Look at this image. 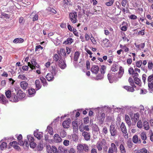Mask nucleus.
Instances as JSON below:
<instances>
[{
  "label": "nucleus",
  "mask_w": 153,
  "mask_h": 153,
  "mask_svg": "<svg viewBox=\"0 0 153 153\" xmlns=\"http://www.w3.org/2000/svg\"><path fill=\"white\" fill-rule=\"evenodd\" d=\"M76 148L77 153H85V152H87L89 150L88 146L85 144H78Z\"/></svg>",
  "instance_id": "obj_1"
},
{
  "label": "nucleus",
  "mask_w": 153,
  "mask_h": 153,
  "mask_svg": "<svg viewBox=\"0 0 153 153\" xmlns=\"http://www.w3.org/2000/svg\"><path fill=\"white\" fill-rule=\"evenodd\" d=\"M57 71V70L55 68H52L51 72L48 73L46 76V78L48 80V81L53 80L54 78V77L56 75Z\"/></svg>",
  "instance_id": "obj_2"
},
{
  "label": "nucleus",
  "mask_w": 153,
  "mask_h": 153,
  "mask_svg": "<svg viewBox=\"0 0 153 153\" xmlns=\"http://www.w3.org/2000/svg\"><path fill=\"white\" fill-rule=\"evenodd\" d=\"M69 16L70 19L73 23L74 24L76 22L77 18L76 13L74 12L70 13Z\"/></svg>",
  "instance_id": "obj_3"
},
{
  "label": "nucleus",
  "mask_w": 153,
  "mask_h": 153,
  "mask_svg": "<svg viewBox=\"0 0 153 153\" xmlns=\"http://www.w3.org/2000/svg\"><path fill=\"white\" fill-rule=\"evenodd\" d=\"M28 65L32 70L35 69V67L38 68L39 67V65L37 64L36 60L35 59H32L31 61V63L28 62Z\"/></svg>",
  "instance_id": "obj_4"
},
{
  "label": "nucleus",
  "mask_w": 153,
  "mask_h": 153,
  "mask_svg": "<svg viewBox=\"0 0 153 153\" xmlns=\"http://www.w3.org/2000/svg\"><path fill=\"white\" fill-rule=\"evenodd\" d=\"M105 144V141L104 139L101 141H99L97 144V147L99 151H101L102 149L103 146Z\"/></svg>",
  "instance_id": "obj_5"
},
{
  "label": "nucleus",
  "mask_w": 153,
  "mask_h": 153,
  "mask_svg": "<svg viewBox=\"0 0 153 153\" xmlns=\"http://www.w3.org/2000/svg\"><path fill=\"white\" fill-rule=\"evenodd\" d=\"M117 149L115 144L112 143L111 144V147L109 149L108 153H117Z\"/></svg>",
  "instance_id": "obj_6"
},
{
  "label": "nucleus",
  "mask_w": 153,
  "mask_h": 153,
  "mask_svg": "<svg viewBox=\"0 0 153 153\" xmlns=\"http://www.w3.org/2000/svg\"><path fill=\"white\" fill-rule=\"evenodd\" d=\"M79 130L81 132H83L84 130L89 131L90 129L88 125L85 126L82 123L79 127Z\"/></svg>",
  "instance_id": "obj_7"
},
{
  "label": "nucleus",
  "mask_w": 153,
  "mask_h": 153,
  "mask_svg": "<svg viewBox=\"0 0 153 153\" xmlns=\"http://www.w3.org/2000/svg\"><path fill=\"white\" fill-rule=\"evenodd\" d=\"M16 95H17L19 100L24 98L25 94L21 90H19L16 92Z\"/></svg>",
  "instance_id": "obj_8"
},
{
  "label": "nucleus",
  "mask_w": 153,
  "mask_h": 153,
  "mask_svg": "<svg viewBox=\"0 0 153 153\" xmlns=\"http://www.w3.org/2000/svg\"><path fill=\"white\" fill-rule=\"evenodd\" d=\"M34 135L39 140H40L42 138L43 136V134L42 132H39L38 131H34Z\"/></svg>",
  "instance_id": "obj_9"
},
{
  "label": "nucleus",
  "mask_w": 153,
  "mask_h": 153,
  "mask_svg": "<svg viewBox=\"0 0 153 153\" xmlns=\"http://www.w3.org/2000/svg\"><path fill=\"white\" fill-rule=\"evenodd\" d=\"M62 139L59 135L57 134H55L53 136V141L56 143L61 142Z\"/></svg>",
  "instance_id": "obj_10"
},
{
  "label": "nucleus",
  "mask_w": 153,
  "mask_h": 153,
  "mask_svg": "<svg viewBox=\"0 0 153 153\" xmlns=\"http://www.w3.org/2000/svg\"><path fill=\"white\" fill-rule=\"evenodd\" d=\"M10 100L13 102H16L19 101L16 93H12L11 94V97Z\"/></svg>",
  "instance_id": "obj_11"
},
{
  "label": "nucleus",
  "mask_w": 153,
  "mask_h": 153,
  "mask_svg": "<svg viewBox=\"0 0 153 153\" xmlns=\"http://www.w3.org/2000/svg\"><path fill=\"white\" fill-rule=\"evenodd\" d=\"M19 145L23 146L25 149H27L29 147V145L28 142L25 141L24 142L23 141H19Z\"/></svg>",
  "instance_id": "obj_12"
},
{
  "label": "nucleus",
  "mask_w": 153,
  "mask_h": 153,
  "mask_svg": "<svg viewBox=\"0 0 153 153\" xmlns=\"http://www.w3.org/2000/svg\"><path fill=\"white\" fill-rule=\"evenodd\" d=\"M59 62V65L61 68L62 69H64L66 67V64L63 59H60Z\"/></svg>",
  "instance_id": "obj_13"
},
{
  "label": "nucleus",
  "mask_w": 153,
  "mask_h": 153,
  "mask_svg": "<svg viewBox=\"0 0 153 153\" xmlns=\"http://www.w3.org/2000/svg\"><path fill=\"white\" fill-rule=\"evenodd\" d=\"M70 119H68L67 120H65L63 121L62 123V126L64 128H68L70 127Z\"/></svg>",
  "instance_id": "obj_14"
},
{
  "label": "nucleus",
  "mask_w": 153,
  "mask_h": 153,
  "mask_svg": "<svg viewBox=\"0 0 153 153\" xmlns=\"http://www.w3.org/2000/svg\"><path fill=\"white\" fill-rule=\"evenodd\" d=\"M20 85L22 89L25 90L28 88V84L26 82L22 81L20 82Z\"/></svg>",
  "instance_id": "obj_15"
},
{
  "label": "nucleus",
  "mask_w": 153,
  "mask_h": 153,
  "mask_svg": "<svg viewBox=\"0 0 153 153\" xmlns=\"http://www.w3.org/2000/svg\"><path fill=\"white\" fill-rule=\"evenodd\" d=\"M8 102V100L3 94L0 95V103L3 104H6Z\"/></svg>",
  "instance_id": "obj_16"
},
{
  "label": "nucleus",
  "mask_w": 153,
  "mask_h": 153,
  "mask_svg": "<svg viewBox=\"0 0 153 153\" xmlns=\"http://www.w3.org/2000/svg\"><path fill=\"white\" fill-rule=\"evenodd\" d=\"M110 131L111 136H114L116 134V131L115 128V126L113 125L110 126Z\"/></svg>",
  "instance_id": "obj_17"
},
{
  "label": "nucleus",
  "mask_w": 153,
  "mask_h": 153,
  "mask_svg": "<svg viewBox=\"0 0 153 153\" xmlns=\"http://www.w3.org/2000/svg\"><path fill=\"white\" fill-rule=\"evenodd\" d=\"M105 117V114L104 113L97 115L96 117L97 119L99 120L100 121L102 122L104 120Z\"/></svg>",
  "instance_id": "obj_18"
},
{
  "label": "nucleus",
  "mask_w": 153,
  "mask_h": 153,
  "mask_svg": "<svg viewBox=\"0 0 153 153\" xmlns=\"http://www.w3.org/2000/svg\"><path fill=\"white\" fill-rule=\"evenodd\" d=\"M136 86L134 85V86L132 87H130L128 86H123V88L125 89H126L128 91H129L131 92H133L134 91V88H135Z\"/></svg>",
  "instance_id": "obj_19"
},
{
  "label": "nucleus",
  "mask_w": 153,
  "mask_h": 153,
  "mask_svg": "<svg viewBox=\"0 0 153 153\" xmlns=\"http://www.w3.org/2000/svg\"><path fill=\"white\" fill-rule=\"evenodd\" d=\"M99 71V68L97 65H93L91 68V71L93 73L97 74Z\"/></svg>",
  "instance_id": "obj_20"
},
{
  "label": "nucleus",
  "mask_w": 153,
  "mask_h": 153,
  "mask_svg": "<svg viewBox=\"0 0 153 153\" xmlns=\"http://www.w3.org/2000/svg\"><path fill=\"white\" fill-rule=\"evenodd\" d=\"M72 125L73 127V131L76 132L78 131V126L77 121H73L72 122Z\"/></svg>",
  "instance_id": "obj_21"
},
{
  "label": "nucleus",
  "mask_w": 153,
  "mask_h": 153,
  "mask_svg": "<svg viewBox=\"0 0 153 153\" xmlns=\"http://www.w3.org/2000/svg\"><path fill=\"white\" fill-rule=\"evenodd\" d=\"M82 134L86 140L88 141L90 140V136L89 133L86 131H83L82 133Z\"/></svg>",
  "instance_id": "obj_22"
},
{
  "label": "nucleus",
  "mask_w": 153,
  "mask_h": 153,
  "mask_svg": "<svg viewBox=\"0 0 153 153\" xmlns=\"http://www.w3.org/2000/svg\"><path fill=\"white\" fill-rule=\"evenodd\" d=\"M28 92L30 97L34 96L36 93L35 89L32 88L28 89Z\"/></svg>",
  "instance_id": "obj_23"
},
{
  "label": "nucleus",
  "mask_w": 153,
  "mask_h": 153,
  "mask_svg": "<svg viewBox=\"0 0 153 153\" xmlns=\"http://www.w3.org/2000/svg\"><path fill=\"white\" fill-rule=\"evenodd\" d=\"M132 140L135 143H140L141 142V140L138 139V136L137 135H134L133 137Z\"/></svg>",
  "instance_id": "obj_24"
},
{
  "label": "nucleus",
  "mask_w": 153,
  "mask_h": 153,
  "mask_svg": "<svg viewBox=\"0 0 153 153\" xmlns=\"http://www.w3.org/2000/svg\"><path fill=\"white\" fill-rule=\"evenodd\" d=\"M119 148L121 153H126V152L124 143L121 144L120 145Z\"/></svg>",
  "instance_id": "obj_25"
},
{
  "label": "nucleus",
  "mask_w": 153,
  "mask_h": 153,
  "mask_svg": "<svg viewBox=\"0 0 153 153\" xmlns=\"http://www.w3.org/2000/svg\"><path fill=\"white\" fill-rule=\"evenodd\" d=\"M24 41V39L22 38H16L13 40V42L16 44L21 43L23 42Z\"/></svg>",
  "instance_id": "obj_26"
},
{
  "label": "nucleus",
  "mask_w": 153,
  "mask_h": 153,
  "mask_svg": "<svg viewBox=\"0 0 153 153\" xmlns=\"http://www.w3.org/2000/svg\"><path fill=\"white\" fill-rule=\"evenodd\" d=\"M108 39L105 38L103 40L102 45L105 47H108L109 46L108 44Z\"/></svg>",
  "instance_id": "obj_27"
},
{
  "label": "nucleus",
  "mask_w": 153,
  "mask_h": 153,
  "mask_svg": "<svg viewBox=\"0 0 153 153\" xmlns=\"http://www.w3.org/2000/svg\"><path fill=\"white\" fill-rule=\"evenodd\" d=\"M127 24L125 22H123L122 24V26L120 27L121 30L123 31H125L127 30V28L126 26Z\"/></svg>",
  "instance_id": "obj_28"
},
{
  "label": "nucleus",
  "mask_w": 153,
  "mask_h": 153,
  "mask_svg": "<svg viewBox=\"0 0 153 153\" xmlns=\"http://www.w3.org/2000/svg\"><path fill=\"white\" fill-rule=\"evenodd\" d=\"M125 118L126 123L129 126H130L131 125V122L129 116L128 115L126 114Z\"/></svg>",
  "instance_id": "obj_29"
},
{
  "label": "nucleus",
  "mask_w": 153,
  "mask_h": 153,
  "mask_svg": "<svg viewBox=\"0 0 153 153\" xmlns=\"http://www.w3.org/2000/svg\"><path fill=\"white\" fill-rule=\"evenodd\" d=\"M59 153H67V149L62 146H59L58 147Z\"/></svg>",
  "instance_id": "obj_30"
},
{
  "label": "nucleus",
  "mask_w": 153,
  "mask_h": 153,
  "mask_svg": "<svg viewBox=\"0 0 153 153\" xmlns=\"http://www.w3.org/2000/svg\"><path fill=\"white\" fill-rule=\"evenodd\" d=\"M120 127L123 133L126 134L127 132V130L125 124L123 123H122Z\"/></svg>",
  "instance_id": "obj_31"
},
{
  "label": "nucleus",
  "mask_w": 153,
  "mask_h": 153,
  "mask_svg": "<svg viewBox=\"0 0 153 153\" xmlns=\"http://www.w3.org/2000/svg\"><path fill=\"white\" fill-rule=\"evenodd\" d=\"M36 88L37 90H39L41 87V85L39 79H36L35 82Z\"/></svg>",
  "instance_id": "obj_32"
},
{
  "label": "nucleus",
  "mask_w": 153,
  "mask_h": 153,
  "mask_svg": "<svg viewBox=\"0 0 153 153\" xmlns=\"http://www.w3.org/2000/svg\"><path fill=\"white\" fill-rule=\"evenodd\" d=\"M50 135H53V130L52 128L50 126H48L46 130Z\"/></svg>",
  "instance_id": "obj_33"
},
{
  "label": "nucleus",
  "mask_w": 153,
  "mask_h": 153,
  "mask_svg": "<svg viewBox=\"0 0 153 153\" xmlns=\"http://www.w3.org/2000/svg\"><path fill=\"white\" fill-rule=\"evenodd\" d=\"M118 69V66L116 63H114L111 67V70L114 72L117 71Z\"/></svg>",
  "instance_id": "obj_34"
},
{
  "label": "nucleus",
  "mask_w": 153,
  "mask_h": 153,
  "mask_svg": "<svg viewBox=\"0 0 153 153\" xmlns=\"http://www.w3.org/2000/svg\"><path fill=\"white\" fill-rule=\"evenodd\" d=\"M73 42V39L71 38H68L67 39L66 41H65L63 42V44L65 45H70Z\"/></svg>",
  "instance_id": "obj_35"
},
{
  "label": "nucleus",
  "mask_w": 153,
  "mask_h": 153,
  "mask_svg": "<svg viewBox=\"0 0 153 153\" xmlns=\"http://www.w3.org/2000/svg\"><path fill=\"white\" fill-rule=\"evenodd\" d=\"M12 93H13V91L11 92L10 90H7L6 91L5 94L7 98H10V99L11 97V94Z\"/></svg>",
  "instance_id": "obj_36"
},
{
  "label": "nucleus",
  "mask_w": 153,
  "mask_h": 153,
  "mask_svg": "<svg viewBox=\"0 0 153 153\" xmlns=\"http://www.w3.org/2000/svg\"><path fill=\"white\" fill-rule=\"evenodd\" d=\"M80 53L78 51H76L74 54V60L75 61H77L80 56Z\"/></svg>",
  "instance_id": "obj_37"
},
{
  "label": "nucleus",
  "mask_w": 153,
  "mask_h": 153,
  "mask_svg": "<svg viewBox=\"0 0 153 153\" xmlns=\"http://www.w3.org/2000/svg\"><path fill=\"white\" fill-rule=\"evenodd\" d=\"M149 90L150 93L153 91V83L152 82H148Z\"/></svg>",
  "instance_id": "obj_38"
},
{
  "label": "nucleus",
  "mask_w": 153,
  "mask_h": 153,
  "mask_svg": "<svg viewBox=\"0 0 153 153\" xmlns=\"http://www.w3.org/2000/svg\"><path fill=\"white\" fill-rule=\"evenodd\" d=\"M124 69L123 68L120 67V68L118 72V77L119 78H121L123 75L124 73Z\"/></svg>",
  "instance_id": "obj_39"
},
{
  "label": "nucleus",
  "mask_w": 153,
  "mask_h": 153,
  "mask_svg": "<svg viewBox=\"0 0 153 153\" xmlns=\"http://www.w3.org/2000/svg\"><path fill=\"white\" fill-rule=\"evenodd\" d=\"M103 75V74H98L95 77V79L98 80L102 79L104 77Z\"/></svg>",
  "instance_id": "obj_40"
},
{
  "label": "nucleus",
  "mask_w": 153,
  "mask_h": 153,
  "mask_svg": "<svg viewBox=\"0 0 153 153\" xmlns=\"http://www.w3.org/2000/svg\"><path fill=\"white\" fill-rule=\"evenodd\" d=\"M143 126L145 129L146 130H148L149 128V123L146 121L143 122Z\"/></svg>",
  "instance_id": "obj_41"
},
{
  "label": "nucleus",
  "mask_w": 153,
  "mask_h": 153,
  "mask_svg": "<svg viewBox=\"0 0 153 153\" xmlns=\"http://www.w3.org/2000/svg\"><path fill=\"white\" fill-rule=\"evenodd\" d=\"M53 147H51L50 145H48L46 146V148L47 152L48 153H52Z\"/></svg>",
  "instance_id": "obj_42"
},
{
  "label": "nucleus",
  "mask_w": 153,
  "mask_h": 153,
  "mask_svg": "<svg viewBox=\"0 0 153 153\" xmlns=\"http://www.w3.org/2000/svg\"><path fill=\"white\" fill-rule=\"evenodd\" d=\"M140 136L142 140H146L147 139L146 133L144 132H142L141 133Z\"/></svg>",
  "instance_id": "obj_43"
},
{
  "label": "nucleus",
  "mask_w": 153,
  "mask_h": 153,
  "mask_svg": "<svg viewBox=\"0 0 153 153\" xmlns=\"http://www.w3.org/2000/svg\"><path fill=\"white\" fill-rule=\"evenodd\" d=\"M40 79L42 83L43 86H46L47 85L46 79L43 77H41L40 78Z\"/></svg>",
  "instance_id": "obj_44"
},
{
  "label": "nucleus",
  "mask_w": 153,
  "mask_h": 153,
  "mask_svg": "<svg viewBox=\"0 0 153 153\" xmlns=\"http://www.w3.org/2000/svg\"><path fill=\"white\" fill-rule=\"evenodd\" d=\"M10 17L9 15L4 13H2L1 14V18H5L6 19H9Z\"/></svg>",
  "instance_id": "obj_45"
},
{
  "label": "nucleus",
  "mask_w": 153,
  "mask_h": 153,
  "mask_svg": "<svg viewBox=\"0 0 153 153\" xmlns=\"http://www.w3.org/2000/svg\"><path fill=\"white\" fill-rule=\"evenodd\" d=\"M18 78L22 80H27L28 79L23 74L19 75L18 76Z\"/></svg>",
  "instance_id": "obj_46"
},
{
  "label": "nucleus",
  "mask_w": 153,
  "mask_h": 153,
  "mask_svg": "<svg viewBox=\"0 0 153 153\" xmlns=\"http://www.w3.org/2000/svg\"><path fill=\"white\" fill-rule=\"evenodd\" d=\"M43 148V144L42 143H39L37 147V150L38 151H42Z\"/></svg>",
  "instance_id": "obj_47"
},
{
  "label": "nucleus",
  "mask_w": 153,
  "mask_h": 153,
  "mask_svg": "<svg viewBox=\"0 0 153 153\" xmlns=\"http://www.w3.org/2000/svg\"><path fill=\"white\" fill-rule=\"evenodd\" d=\"M27 138L28 141L30 142H32L34 141L33 137L32 135H28L27 136Z\"/></svg>",
  "instance_id": "obj_48"
},
{
  "label": "nucleus",
  "mask_w": 153,
  "mask_h": 153,
  "mask_svg": "<svg viewBox=\"0 0 153 153\" xmlns=\"http://www.w3.org/2000/svg\"><path fill=\"white\" fill-rule=\"evenodd\" d=\"M46 10L49 12H50L54 14H56V11L53 8H51L50 7H48Z\"/></svg>",
  "instance_id": "obj_49"
},
{
  "label": "nucleus",
  "mask_w": 153,
  "mask_h": 153,
  "mask_svg": "<svg viewBox=\"0 0 153 153\" xmlns=\"http://www.w3.org/2000/svg\"><path fill=\"white\" fill-rule=\"evenodd\" d=\"M106 68V67L105 65H103L101 66V74H104L105 73Z\"/></svg>",
  "instance_id": "obj_50"
},
{
  "label": "nucleus",
  "mask_w": 153,
  "mask_h": 153,
  "mask_svg": "<svg viewBox=\"0 0 153 153\" xmlns=\"http://www.w3.org/2000/svg\"><path fill=\"white\" fill-rule=\"evenodd\" d=\"M108 77L110 82L111 83H112L113 82V80L114 78L113 76H112L110 74H108Z\"/></svg>",
  "instance_id": "obj_51"
},
{
  "label": "nucleus",
  "mask_w": 153,
  "mask_h": 153,
  "mask_svg": "<svg viewBox=\"0 0 153 153\" xmlns=\"http://www.w3.org/2000/svg\"><path fill=\"white\" fill-rule=\"evenodd\" d=\"M137 153H149V152L145 148H143L141 151H137Z\"/></svg>",
  "instance_id": "obj_52"
},
{
  "label": "nucleus",
  "mask_w": 153,
  "mask_h": 153,
  "mask_svg": "<svg viewBox=\"0 0 153 153\" xmlns=\"http://www.w3.org/2000/svg\"><path fill=\"white\" fill-rule=\"evenodd\" d=\"M7 146V144L6 142H3L1 143L0 145V148L1 150H3L6 148Z\"/></svg>",
  "instance_id": "obj_53"
},
{
  "label": "nucleus",
  "mask_w": 153,
  "mask_h": 153,
  "mask_svg": "<svg viewBox=\"0 0 153 153\" xmlns=\"http://www.w3.org/2000/svg\"><path fill=\"white\" fill-rule=\"evenodd\" d=\"M61 136L64 138L67 135L66 132L64 130H62L60 133Z\"/></svg>",
  "instance_id": "obj_54"
},
{
  "label": "nucleus",
  "mask_w": 153,
  "mask_h": 153,
  "mask_svg": "<svg viewBox=\"0 0 153 153\" xmlns=\"http://www.w3.org/2000/svg\"><path fill=\"white\" fill-rule=\"evenodd\" d=\"M137 126L140 128H141L143 127V123L141 120H139L138 121L137 123Z\"/></svg>",
  "instance_id": "obj_55"
},
{
  "label": "nucleus",
  "mask_w": 153,
  "mask_h": 153,
  "mask_svg": "<svg viewBox=\"0 0 153 153\" xmlns=\"http://www.w3.org/2000/svg\"><path fill=\"white\" fill-rule=\"evenodd\" d=\"M120 47L124 50V51L125 52H127L128 51L129 49V48L126 47V46H123L121 45H120Z\"/></svg>",
  "instance_id": "obj_56"
},
{
  "label": "nucleus",
  "mask_w": 153,
  "mask_h": 153,
  "mask_svg": "<svg viewBox=\"0 0 153 153\" xmlns=\"http://www.w3.org/2000/svg\"><path fill=\"white\" fill-rule=\"evenodd\" d=\"M19 144V143H18L16 141H13L10 143V145L11 146H13V148L15 147V146H16L17 145Z\"/></svg>",
  "instance_id": "obj_57"
},
{
  "label": "nucleus",
  "mask_w": 153,
  "mask_h": 153,
  "mask_svg": "<svg viewBox=\"0 0 153 153\" xmlns=\"http://www.w3.org/2000/svg\"><path fill=\"white\" fill-rule=\"evenodd\" d=\"M69 3L68 0H64L63 6L65 8L68 7V4Z\"/></svg>",
  "instance_id": "obj_58"
},
{
  "label": "nucleus",
  "mask_w": 153,
  "mask_h": 153,
  "mask_svg": "<svg viewBox=\"0 0 153 153\" xmlns=\"http://www.w3.org/2000/svg\"><path fill=\"white\" fill-rule=\"evenodd\" d=\"M142 64V62L141 60H139L136 62V66L140 68L141 67V65Z\"/></svg>",
  "instance_id": "obj_59"
},
{
  "label": "nucleus",
  "mask_w": 153,
  "mask_h": 153,
  "mask_svg": "<svg viewBox=\"0 0 153 153\" xmlns=\"http://www.w3.org/2000/svg\"><path fill=\"white\" fill-rule=\"evenodd\" d=\"M29 144L30 147L32 149L34 148L36 146V144L34 142V141L32 142H30V143Z\"/></svg>",
  "instance_id": "obj_60"
},
{
  "label": "nucleus",
  "mask_w": 153,
  "mask_h": 153,
  "mask_svg": "<svg viewBox=\"0 0 153 153\" xmlns=\"http://www.w3.org/2000/svg\"><path fill=\"white\" fill-rule=\"evenodd\" d=\"M60 57L56 54L54 56L53 59L55 61L57 62L59 59V60L60 59H61Z\"/></svg>",
  "instance_id": "obj_61"
},
{
  "label": "nucleus",
  "mask_w": 153,
  "mask_h": 153,
  "mask_svg": "<svg viewBox=\"0 0 153 153\" xmlns=\"http://www.w3.org/2000/svg\"><path fill=\"white\" fill-rule=\"evenodd\" d=\"M153 80V74L150 75L148 77L147 81L148 82H152V81Z\"/></svg>",
  "instance_id": "obj_62"
},
{
  "label": "nucleus",
  "mask_w": 153,
  "mask_h": 153,
  "mask_svg": "<svg viewBox=\"0 0 153 153\" xmlns=\"http://www.w3.org/2000/svg\"><path fill=\"white\" fill-rule=\"evenodd\" d=\"M114 2V0H110L109 2H106L105 4L107 6H111L112 5Z\"/></svg>",
  "instance_id": "obj_63"
},
{
  "label": "nucleus",
  "mask_w": 153,
  "mask_h": 153,
  "mask_svg": "<svg viewBox=\"0 0 153 153\" xmlns=\"http://www.w3.org/2000/svg\"><path fill=\"white\" fill-rule=\"evenodd\" d=\"M134 81L135 83L137 85H139L140 82V80L137 77H135L134 78Z\"/></svg>",
  "instance_id": "obj_64"
}]
</instances>
